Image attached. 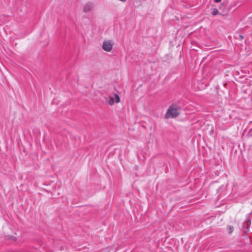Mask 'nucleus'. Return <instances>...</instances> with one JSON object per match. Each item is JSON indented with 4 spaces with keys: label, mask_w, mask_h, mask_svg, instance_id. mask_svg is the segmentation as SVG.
<instances>
[{
    "label": "nucleus",
    "mask_w": 252,
    "mask_h": 252,
    "mask_svg": "<svg viewBox=\"0 0 252 252\" xmlns=\"http://www.w3.org/2000/svg\"><path fill=\"white\" fill-rule=\"evenodd\" d=\"M218 13H219V11H218V9L217 8H214L212 11V14L213 15H216L218 14Z\"/></svg>",
    "instance_id": "obj_5"
},
{
    "label": "nucleus",
    "mask_w": 252,
    "mask_h": 252,
    "mask_svg": "<svg viewBox=\"0 0 252 252\" xmlns=\"http://www.w3.org/2000/svg\"><path fill=\"white\" fill-rule=\"evenodd\" d=\"M113 47V43L111 40H105L103 42L102 48L106 52H110Z\"/></svg>",
    "instance_id": "obj_2"
},
{
    "label": "nucleus",
    "mask_w": 252,
    "mask_h": 252,
    "mask_svg": "<svg viewBox=\"0 0 252 252\" xmlns=\"http://www.w3.org/2000/svg\"><path fill=\"white\" fill-rule=\"evenodd\" d=\"M92 5L91 4H89V3L86 4L84 6V11L86 12H87V11L90 10L92 8Z\"/></svg>",
    "instance_id": "obj_4"
},
{
    "label": "nucleus",
    "mask_w": 252,
    "mask_h": 252,
    "mask_svg": "<svg viewBox=\"0 0 252 252\" xmlns=\"http://www.w3.org/2000/svg\"><path fill=\"white\" fill-rule=\"evenodd\" d=\"M179 115L178 108L175 105H171L167 110L165 117L166 119L174 118Z\"/></svg>",
    "instance_id": "obj_1"
},
{
    "label": "nucleus",
    "mask_w": 252,
    "mask_h": 252,
    "mask_svg": "<svg viewBox=\"0 0 252 252\" xmlns=\"http://www.w3.org/2000/svg\"><path fill=\"white\" fill-rule=\"evenodd\" d=\"M240 37H241V39H243L244 38V37L243 36H242V35H240Z\"/></svg>",
    "instance_id": "obj_8"
},
{
    "label": "nucleus",
    "mask_w": 252,
    "mask_h": 252,
    "mask_svg": "<svg viewBox=\"0 0 252 252\" xmlns=\"http://www.w3.org/2000/svg\"><path fill=\"white\" fill-rule=\"evenodd\" d=\"M120 101V99L119 95L115 94L113 96L110 97L107 101V103L110 105H113L115 103H119Z\"/></svg>",
    "instance_id": "obj_3"
},
{
    "label": "nucleus",
    "mask_w": 252,
    "mask_h": 252,
    "mask_svg": "<svg viewBox=\"0 0 252 252\" xmlns=\"http://www.w3.org/2000/svg\"><path fill=\"white\" fill-rule=\"evenodd\" d=\"M228 233L231 234L233 231V227L232 226H229L228 227Z\"/></svg>",
    "instance_id": "obj_6"
},
{
    "label": "nucleus",
    "mask_w": 252,
    "mask_h": 252,
    "mask_svg": "<svg viewBox=\"0 0 252 252\" xmlns=\"http://www.w3.org/2000/svg\"><path fill=\"white\" fill-rule=\"evenodd\" d=\"M215 1L216 2H220L221 1V0H215Z\"/></svg>",
    "instance_id": "obj_7"
}]
</instances>
